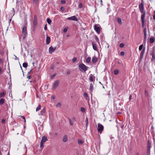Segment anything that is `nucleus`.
I'll return each mask as SVG.
<instances>
[{"label": "nucleus", "instance_id": "nucleus-58", "mask_svg": "<svg viewBox=\"0 0 155 155\" xmlns=\"http://www.w3.org/2000/svg\"><path fill=\"white\" fill-rule=\"evenodd\" d=\"M31 78V75L28 76H27V78H28V79H30Z\"/></svg>", "mask_w": 155, "mask_h": 155}, {"label": "nucleus", "instance_id": "nucleus-60", "mask_svg": "<svg viewBox=\"0 0 155 155\" xmlns=\"http://www.w3.org/2000/svg\"><path fill=\"white\" fill-rule=\"evenodd\" d=\"M52 97L53 99H55V95H52Z\"/></svg>", "mask_w": 155, "mask_h": 155}, {"label": "nucleus", "instance_id": "nucleus-53", "mask_svg": "<svg viewBox=\"0 0 155 155\" xmlns=\"http://www.w3.org/2000/svg\"><path fill=\"white\" fill-rule=\"evenodd\" d=\"M2 73V69L1 67H0V74Z\"/></svg>", "mask_w": 155, "mask_h": 155}, {"label": "nucleus", "instance_id": "nucleus-15", "mask_svg": "<svg viewBox=\"0 0 155 155\" xmlns=\"http://www.w3.org/2000/svg\"><path fill=\"white\" fill-rule=\"evenodd\" d=\"M51 41V39L48 36H47L46 37V43L47 45H48Z\"/></svg>", "mask_w": 155, "mask_h": 155}, {"label": "nucleus", "instance_id": "nucleus-39", "mask_svg": "<svg viewBox=\"0 0 155 155\" xmlns=\"http://www.w3.org/2000/svg\"><path fill=\"white\" fill-rule=\"evenodd\" d=\"M66 1L65 0H62L61 1V4H64L66 3Z\"/></svg>", "mask_w": 155, "mask_h": 155}, {"label": "nucleus", "instance_id": "nucleus-10", "mask_svg": "<svg viewBox=\"0 0 155 155\" xmlns=\"http://www.w3.org/2000/svg\"><path fill=\"white\" fill-rule=\"evenodd\" d=\"M150 55H151L152 57L151 61L155 62V54L153 51H152L151 53L150 54Z\"/></svg>", "mask_w": 155, "mask_h": 155}, {"label": "nucleus", "instance_id": "nucleus-5", "mask_svg": "<svg viewBox=\"0 0 155 155\" xmlns=\"http://www.w3.org/2000/svg\"><path fill=\"white\" fill-rule=\"evenodd\" d=\"M100 26L99 25L96 24L94 25V29L98 34H99L100 31Z\"/></svg>", "mask_w": 155, "mask_h": 155}, {"label": "nucleus", "instance_id": "nucleus-42", "mask_svg": "<svg viewBox=\"0 0 155 155\" xmlns=\"http://www.w3.org/2000/svg\"><path fill=\"white\" fill-rule=\"evenodd\" d=\"M61 103L59 102L57 103V104L56 105V107H60L61 106Z\"/></svg>", "mask_w": 155, "mask_h": 155}, {"label": "nucleus", "instance_id": "nucleus-11", "mask_svg": "<svg viewBox=\"0 0 155 155\" xmlns=\"http://www.w3.org/2000/svg\"><path fill=\"white\" fill-rule=\"evenodd\" d=\"M67 19L69 20H72L73 21H78L77 18L75 16H73L71 17H68L67 18Z\"/></svg>", "mask_w": 155, "mask_h": 155}, {"label": "nucleus", "instance_id": "nucleus-30", "mask_svg": "<svg viewBox=\"0 0 155 155\" xmlns=\"http://www.w3.org/2000/svg\"><path fill=\"white\" fill-rule=\"evenodd\" d=\"M5 95L4 92H3L0 93V98L4 97Z\"/></svg>", "mask_w": 155, "mask_h": 155}, {"label": "nucleus", "instance_id": "nucleus-59", "mask_svg": "<svg viewBox=\"0 0 155 155\" xmlns=\"http://www.w3.org/2000/svg\"><path fill=\"white\" fill-rule=\"evenodd\" d=\"M3 62V61L2 59H0V64L2 63Z\"/></svg>", "mask_w": 155, "mask_h": 155}, {"label": "nucleus", "instance_id": "nucleus-18", "mask_svg": "<svg viewBox=\"0 0 155 155\" xmlns=\"http://www.w3.org/2000/svg\"><path fill=\"white\" fill-rule=\"evenodd\" d=\"M143 32L144 35V38L145 40L147 38V28H144L143 30Z\"/></svg>", "mask_w": 155, "mask_h": 155}, {"label": "nucleus", "instance_id": "nucleus-2", "mask_svg": "<svg viewBox=\"0 0 155 155\" xmlns=\"http://www.w3.org/2000/svg\"><path fill=\"white\" fill-rule=\"evenodd\" d=\"M80 71L82 72H85L89 68L83 63L80 64L78 66Z\"/></svg>", "mask_w": 155, "mask_h": 155}, {"label": "nucleus", "instance_id": "nucleus-47", "mask_svg": "<svg viewBox=\"0 0 155 155\" xmlns=\"http://www.w3.org/2000/svg\"><path fill=\"white\" fill-rule=\"evenodd\" d=\"M2 124H4L5 123V119H3L2 120Z\"/></svg>", "mask_w": 155, "mask_h": 155}, {"label": "nucleus", "instance_id": "nucleus-32", "mask_svg": "<svg viewBox=\"0 0 155 155\" xmlns=\"http://www.w3.org/2000/svg\"><path fill=\"white\" fill-rule=\"evenodd\" d=\"M47 21L48 23L49 24H51V20L50 18H48L47 19Z\"/></svg>", "mask_w": 155, "mask_h": 155}, {"label": "nucleus", "instance_id": "nucleus-16", "mask_svg": "<svg viewBox=\"0 0 155 155\" xmlns=\"http://www.w3.org/2000/svg\"><path fill=\"white\" fill-rule=\"evenodd\" d=\"M47 138L46 136H43L42 137L41 142L44 143L47 141Z\"/></svg>", "mask_w": 155, "mask_h": 155}, {"label": "nucleus", "instance_id": "nucleus-45", "mask_svg": "<svg viewBox=\"0 0 155 155\" xmlns=\"http://www.w3.org/2000/svg\"><path fill=\"white\" fill-rule=\"evenodd\" d=\"M56 74H54L53 75H52L51 76V79L53 78L56 76Z\"/></svg>", "mask_w": 155, "mask_h": 155}, {"label": "nucleus", "instance_id": "nucleus-38", "mask_svg": "<svg viewBox=\"0 0 155 155\" xmlns=\"http://www.w3.org/2000/svg\"><path fill=\"white\" fill-rule=\"evenodd\" d=\"M81 110L83 112H85V109L83 107H81Z\"/></svg>", "mask_w": 155, "mask_h": 155}, {"label": "nucleus", "instance_id": "nucleus-55", "mask_svg": "<svg viewBox=\"0 0 155 155\" xmlns=\"http://www.w3.org/2000/svg\"><path fill=\"white\" fill-rule=\"evenodd\" d=\"M54 68V66L53 65H52L51 67V69H53Z\"/></svg>", "mask_w": 155, "mask_h": 155}, {"label": "nucleus", "instance_id": "nucleus-48", "mask_svg": "<svg viewBox=\"0 0 155 155\" xmlns=\"http://www.w3.org/2000/svg\"><path fill=\"white\" fill-rule=\"evenodd\" d=\"M44 29L45 30H46L47 29V24H46L44 26Z\"/></svg>", "mask_w": 155, "mask_h": 155}, {"label": "nucleus", "instance_id": "nucleus-28", "mask_svg": "<svg viewBox=\"0 0 155 155\" xmlns=\"http://www.w3.org/2000/svg\"><path fill=\"white\" fill-rule=\"evenodd\" d=\"M23 66L25 68H26L28 67V64L27 63L25 62L23 64Z\"/></svg>", "mask_w": 155, "mask_h": 155}, {"label": "nucleus", "instance_id": "nucleus-52", "mask_svg": "<svg viewBox=\"0 0 155 155\" xmlns=\"http://www.w3.org/2000/svg\"><path fill=\"white\" fill-rule=\"evenodd\" d=\"M84 95L85 97H87V94L86 93H84Z\"/></svg>", "mask_w": 155, "mask_h": 155}, {"label": "nucleus", "instance_id": "nucleus-62", "mask_svg": "<svg viewBox=\"0 0 155 155\" xmlns=\"http://www.w3.org/2000/svg\"><path fill=\"white\" fill-rule=\"evenodd\" d=\"M15 60H19V58L18 57H17V56L15 55Z\"/></svg>", "mask_w": 155, "mask_h": 155}, {"label": "nucleus", "instance_id": "nucleus-14", "mask_svg": "<svg viewBox=\"0 0 155 155\" xmlns=\"http://www.w3.org/2000/svg\"><path fill=\"white\" fill-rule=\"evenodd\" d=\"M97 58L95 56H94L92 58V62L93 64H95L97 62Z\"/></svg>", "mask_w": 155, "mask_h": 155}, {"label": "nucleus", "instance_id": "nucleus-40", "mask_svg": "<svg viewBox=\"0 0 155 155\" xmlns=\"http://www.w3.org/2000/svg\"><path fill=\"white\" fill-rule=\"evenodd\" d=\"M95 39L96 41L97 42H99V39L96 35H95Z\"/></svg>", "mask_w": 155, "mask_h": 155}, {"label": "nucleus", "instance_id": "nucleus-33", "mask_svg": "<svg viewBox=\"0 0 155 155\" xmlns=\"http://www.w3.org/2000/svg\"><path fill=\"white\" fill-rule=\"evenodd\" d=\"M41 106L40 104H39L38 107L36 109V111H38L40 110L41 109Z\"/></svg>", "mask_w": 155, "mask_h": 155}, {"label": "nucleus", "instance_id": "nucleus-19", "mask_svg": "<svg viewBox=\"0 0 155 155\" xmlns=\"http://www.w3.org/2000/svg\"><path fill=\"white\" fill-rule=\"evenodd\" d=\"M149 41L150 43L152 44L155 41V38H154L151 37L149 39Z\"/></svg>", "mask_w": 155, "mask_h": 155}, {"label": "nucleus", "instance_id": "nucleus-27", "mask_svg": "<svg viewBox=\"0 0 155 155\" xmlns=\"http://www.w3.org/2000/svg\"><path fill=\"white\" fill-rule=\"evenodd\" d=\"M119 73V71L117 69L115 70L114 71V73L115 75H117Z\"/></svg>", "mask_w": 155, "mask_h": 155}, {"label": "nucleus", "instance_id": "nucleus-43", "mask_svg": "<svg viewBox=\"0 0 155 155\" xmlns=\"http://www.w3.org/2000/svg\"><path fill=\"white\" fill-rule=\"evenodd\" d=\"M83 7V5L82 3H80L79 5V8H81Z\"/></svg>", "mask_w": 155, "mask_h": 155}, {"label": "nucleus", "instance_id": "nucleus-25", "mask_svg": "<svg viewBox=\"0 0 155 155\" xmlns=\"http://www.w3.org/2000/svg\"><path fill=\"white\" fill-rule=\"evenodd\" d=\"M151 147V143L149 140H148L147 148H150Z\"/></svg>", "mask_w": 155, "mask_h": 155}, {"label": "nucleus", "instance_id": "nucleus-61", "mask_svg": "<svg viewBox=\"0 0 155 155\" xmlns=\"http://www.w3.org/2000/svg\"><path fill=\"white\" fill-rule=\"evenodd\" d=\"M132 97V96L131 95H130L129 97V100H130L131 99Z\"/></svg>", "mask_w": 155, "mask_h": 155}, {"label": "nucleus", "instance_id": "nucleus-41", "mask_svg": "<svg viewBox=\"0 0 155 155\" xmlns=\"http://www.w3.org/2000/svg\"><path fill=\"white\" fill-rule=\"evenodd\" d=\"M77 60V58L76 57H75L73 58L72 59V62H75Z\"/></svg>", "mask_w": 155, "mask_h": 155}, {"label": "nucleus", "instance_id": "nucleus-29", "mask_svg": "<svg viewBox=\"0 0 155 155\" xmlns=\"http://www.w3.org/2000/svg\"><path fill=\"white\" fill-rule=\"evenodd\" d=\"M39 0H33V3L34 4H37L39 2Z\"/></svg>", "mask_w": 155, "mask_h": 155}, {"label": "nucleus", "instance_id": "nucleus-22", "mask_svg": "<svg viewBox=\"0 0 155 155\" xmlns=\"http://www.w3.org/2000/svg\"><path fill=\"white\" fill-rule=\"evenodd\" d=\"M5 99L3 98L0 100V105H2L4 103Z\"/></svg>", "mask_w": 155, "mask_h": 155}, {"label": "nucleus", "instance_id": "nucleus-44", "mask_svg": "<svg viewBox=\"0 0 155 155\" xmlns=\"http://www.w3.org/2000/svg\"><path fill=\"white\" fill-rule=\"evenodd\" d=\"M60 9L61 11L63 12L64 11L65 8L64 7L62 6L61 7Z\"/></svg>", "mask_w": 155, "mask_h": 155}, {"label": "nucleus", "instance_id": "nucleus-17", "mask_svg": "<svg viewBox=\"0 0 155 155\" xmlns=\"http://www.w3.org/2000/svg\"><path fill=\"white\" fill-rule=\"evenodd\" d=\"M68 140V136L67 135H65L63 137V141L64 142H66Z\"/></svg>", "mask_w": 155, "mask_h": 155}, {"label": "nucleus", "instance_id": "nucleus-34", "mask_svg": "<svg viewBox=\"0 0 155 155\" xmlns=\"http://www.w3.org/2000/svg\"><path fill=\"white\" fill-rule=\"evenodd\" d=\"M143 45L142 44L141 45H140V46H139V48L140 51L143 49Z\"/></svg>", "mask_w": 155, "mask_h": 155}, {"label": "nucleus", "instance_id": "nucleus-24", "mask_svg": "<svg viewBox=\"0 0 155 155\" xmlns=\"http://www.w3.org/2000/svg\"><path fill=\"white\" fill-rule=\"evenodd\" d=\"M117 21H118V23L119 24H120V25L122 24V20H121V18H118L117 19Z\"/></svg>", "mask_w": 155, "mask_h": 155}, {"label": "nucleus", "instance_id": "nucleus-37", "mask_svg": "<svg viewBox=\"0 0 155 155\" xmlns=\"http://www.w3.org/2000/svg\"><path fill=\"white\" fill-rule=\"evenodd\" d=\"M119 46L120 48H122L124 47V44L123 43H121L120 44Z\"/></svg>", "mask_w": 155, "mask_h": 155}, {"label": "nucleus", "instance_id": "nucleus-26", "mask_svg": "<svg viewBox=\"0 0 155 155\" xmlns=\"http://www.w3.org/2000/svg\"><path fill=\"white\" fill-rule=\"evenodd\" d=\"M91 58L90 57H88L86 59V62L87 63H89L91 61Z\"/></svg>", "mask_w": 155, "mask_h": 155}, {"label": "nucleus", "instance_id": "nucleus-12", "mask_svg": "<svg viewBox=\"0 0 155 155\" xmlns=\"http://www.w3.org/2000/svg\"><path fill=\"white\" fill-rule=\"evenodd\" d=\"M89 80L90 81H94L95 80V77L93 76L92 74H91L90 76Z\"/></svg>", "mask_w": 155, "mask_h": 155}, {"label": "nucleus", "instance_id": "nucleus-51", "mask_svg": "<svg viewBox=\"0 0 155 155\" xmlns=\"http://www.w3.org/2000/svg\"><path fill=\"white\" fill-rule=\"evenodd\" d=\"M21 117H22L23 118V120H24V122H26V120H25V117L24 116H21Z\"/></svg>", "mask_w": 155, "mask_h": 155}, {"label": "nucleus", "instance_id": "nucleus-8", "mask_svg": "<svg viewBox=\"0 0 155 155\" xmlns=\"http://www.w3.org/2000/svg\"><path fill=\"white\" fill-rule=\"evenodd\" d=\"M145 48L144 47L143 50H142V51L140 53V60H139V61L140 62L142 60L143 58V54H144V52H145Z\"/></svg>", "mask_w": 155, "mask_h": 155}, {"label": "nucleus", "instance_id": "nucleus-36", "mask_svg": "<svg viewBox=\"0 0 155 155\" xmlns=\"http://www.w3.org/2000/svg\"><path fill=\"white\" fill-rule=\"evenodd\" d=\"M68 120L69 121V123L71 125H72L73 124V122L71 120V119L70 118H68Z\"/></svg>", "mask_w": 155, "mask_h": 155}, {"label": "nucleus", "instance_id": "nucleus-64", "mask_svg": "<svg viewBox=\"0 0 155 155\" xmlns=\"http://www.w3.org/2000/svg\"><path fill=\"white\" fill-rule=\"evenodd\" d=\"M72 119L74 120H76V118L75 117H72Z\"/></svg>", "mask_w": 155, "mask_h": 155}, {"label": "nucleus", "instance_id": "nucleus-54", "mask_svg": "<svg viewBox=\"0 0 155 155\" xmlns=\"http://www.w3.org/2000/svg\"><path fill=\"white\" fill-rule=\"evenodd\" d=\"M71 73V71L70 70H68L67 71V74H70Z\"/></svg>", "mask_w": 155, "mask_h": 155}, {"label": "nucleus", "instance_id": "nucleus-21", "mask_svg": "<svg viewBox=\"0 0 155 155\" xmlns=\"http://www.w3.org/2000/svg\"><path fill=\"white\" fill-rule=\"evenodd\" d=\"M45 112V108H44L41 111L40 114L42 115H43Z\"/></svg>", "mask_w": 155, "mask_h": 155}, {"label": "nucleus", "instance_id": "nucleus-1", "mask_svg": "<svg viewBox=\"0 0 155 155\" xmlns=\"http://www.w3.org/2000/svg\"><path fill=\"white\" fill-rule=\"evenodd\" d=\"M139 9L140 12L143 13L141 16V20L142 21V26L143 27L144 24V18L145 15V12L143 11L144 6L143 4L141 3L139 5Z\"/></svg>", "mask_w": 155, "mask_h": 155}, {"label": "nucleus", "instance_id": "nucleus-4", "mask_svg": "<svg viewBox=\"0 0 155 155\" xmlns=\"http://www.w3.org/2000/svg\"><path fill=\"white\" fill-rule=\"evenodd\" d=\"M104 130V126L100 123L97 124V131L98 132L101 134Z\"/></svg>", "mask_w": 155, "mask_h": 155}, {"label": "nucleus", "instance_id": "nucleus-35", "mask_svg": "<svg viewBox=\"0 0 155 155\" xmlns=\"http://www.w3.org/2000/svg\"><path fill=\"white\" fill-rule=\"evenodd\" d=\"M150 149L149 148H147V155L150 154Z\"/></svg>", "mask_w": 155, "mask_h": 155}, {"label": "nucleus", "instance_id": "nucleus-6", "mask_svg": "<svg viewBox=\"0 0 155 155\" xmlns=\"http://www.w3.org/2000/svg\"><path fill=\"white\" fill-rule=\"evenodd\" d=\"M37 17L36 15H35L33 21V26L34 28H35L37 25Z\"/></svg>", "mask_w": 155, "mask_h": 155}, {"label": "nucleus", "instance_id": "nucleus-46", "mask_svg": "<svg viewBox=\"0 0 155 155\" xmlns=\"http://www.w3.org/2000/svg\"><path fill=\"white\" fill-rule=\"evenodd\" d=\"M124 51H121L120 54L121 56H124Z\"/></svg>", "mask_w": 155, "mask_h": 155}, {"label": "nucleus", "instance_id": "nucleus-20", "mask_svg": "<svg viewBox=\"0 0 155 155\" xmlns=\"http://www.w3.org/2000/svg\"><path fill=\"white\" fill-rule=\"evenodd\" d=\"M92 45L93 46V49L97 51V48L96 46V44H94L93 42H92Z\"/></svg>", "mask_w": 155, "mask_h": 155}, {"label": "nucleus", "instance_id": "nucleus-9", "mask_svg": "<svg viewBox=\"0 0 155 155\" xmlns=\"http://www.w3.org/2000/svg\"><path fill=\"white\" fill-rule=\"evenodd\" d=\"M56 47L53 48L52 46H51L49 48V52L50 53H51L54 52L56 50Z\"/></svg>", "mask_w": 155, "mask_h": 155}, {"label": "nucleus", "instance_id": "nucleus-13", "mask_svg": "<svg viewBox=\"0 0 155 155\" xmlns=\"http://www.w3.org/2000/svg\"><path fill=\"white\" fill-rule=\"evenodd\" d=\"M93 90V84L92 83H91L90 84V87L89 88V90L90 91V92L91 94V95H92V93Z\"/></svg>", "mask_w": 155, "mask_h": 155}, {"label": "nucleus", "instance_id": "nucleus-57", "mask_svg": "<svg viewBox=\"0 0 155 155\" xmlns=\"http://www.w3.org/2000/svg\"><path fill=\"white\" fill-rule=\"evenodd\" d=\"M68 30V29H66V28H64V30H63V31L64 32H66Z\"/></svg>", "mask_w": 155, "mask_h": 155}, {"label": "nucleus", "instance_id": "nucleus-7", "mask_svg": "<svg viewBox=\"0 0 155 155\" xmlns=\"http://www.w3.org/2000/svg\"><path fill=\"white\" fill-rule=\"evenodd\" d=\"M59 83V81L58 80L55 81L53 84L52 88L54 89L56 88L58 85Z\"/></svg>", "mask_w": 155, "mask_h": 155}, {"label": "nucleus", "instance_id": "nucleus-3", "mask_svg": "<svg viewBox=\"0 0 155 155\" xmlns=\"http://www.w3.org/2000/svg\"><path fill=\"white\" fill-rule=\"evenodd\" d=\"M22 32L21 36L23 37V38L24 39L26 38L27 35V27L26 26H24L23 27Z\"/></svg>", "mask_w": 155, "mask_h": 155}, {"label": "nucleus", "instance_id": "nucleus-56", "mask_svg": "<svg viewBox=\"0 0 155 155\" xmlns=\"http://www.w3.org/2000/svg\"><path fill=\"white\" fill-rule=\"evenodd\" d=\"M153 18L155 20V11L154 12V15L153 16Z\"/></svg>", "mask_w": 155, "mask_h": 155}, {"label": "nucleus", "instance_id": "nucleus-63", "mask_svg": "<svg viewBox=\"0 0 155 155\" xmlns=\"http://www.w3.org/2000/svg\"><path fill=\"white\" fill-rule=\"evenodd\" d=\"M12 11H13L14 13V14H13V15H14V13H15V10H14V8H12Z\"/></svg>", "mask_w": 155, "mask_h": 155}, {"label": "nucleus", "instance_id": "nucleus-31", "mask_svg": "<svg viewBox=\"0 0 155 155\" xmlns=\"http://www.w3.org/2000/svg\"><path fill=\"white\" fill-rule=\"evenodd\" d=\"M44 143H43L42 142H41L40 143V147L42 149L44 147Z\"/></svg>", "mask_w": 155, "mask_h": 155}, {"label": "nucleus", "instance_id": "nucleus-50", "mask_svg": "<svg viewBox=\"0 0 155 155\" xmlns=\"http://www.w3.org/2000/svg\"><path fill=\"white\" fill-rule=\"evenodd\" d=\"M148 93L146 90L145 91V96H147L148 95Z\"/></svg>", "mask_w": 155, "mask_h": 155}, {"label": "nucleus", "instance_id": "nucleus-49", "mask_svg": "<svg viewBox=\"0 0 155 155\" xmlns=\"http://www.w3.org/2000/svg\"><path fill=\"white\" fill-rule=\"evenodd\" d=\"M88 118L87 117H86L85 119L86 123H88Z\"/></svg>", "mask_w": 155, "mask_h": 155}, {"label": "nucleus", "instance_id": "nucleus-23", "mask_svg": "<svg viewBox=\"0 0 155 155\" xmlns=\"http://www.w3.org/2000/svg\"><path fill=\"white\" fill-rule=\"evenodd\" d=\"M78 143L79 144H82L83 143V141L81 139H78Z\"/></svg>", "mask_w": 155, "mask_h": 155}]
</instances>
